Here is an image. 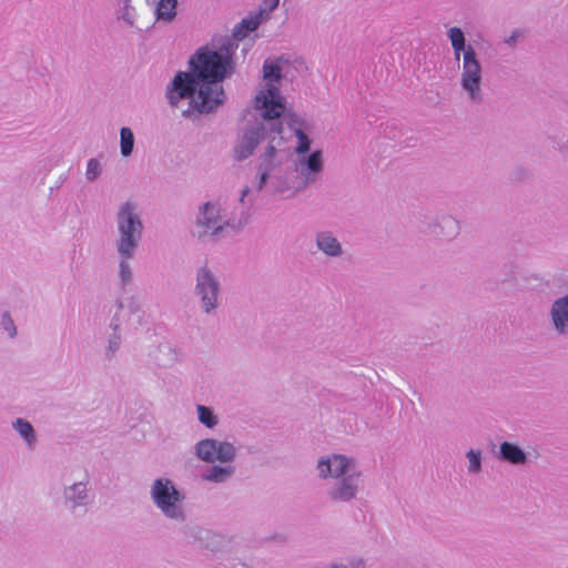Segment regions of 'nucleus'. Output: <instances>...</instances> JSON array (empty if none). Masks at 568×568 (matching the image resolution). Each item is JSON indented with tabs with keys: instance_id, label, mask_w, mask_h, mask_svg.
I'll return each mask as SVG.
<instances>
[{
	"instance_id": "1",
	"label": "nucleus",
	"mask_w": 568,
	"mask_h": 568,
	"mask_svg": "<svg viewBox=\"0 0 568 568\" xmlns=\"http://www.w3.org/2000/svg\"><path fill=\"white\" fill-rule=\"evenodd\" d=\"M190 65L193 73L179 72L174 77L166 93L169 102L176 105L181 99L192 98L199 87L192 108L200 113L211 112L223 102L224 92L219 82L227 73L230 57L203 47L190 60Z\"/></svg>"
},
{
	"instance_id": "2",
	"label": "nucleus",
	"mask_w": 568,
	"mask_h": 568,
	"mask_svg": "<svg viewBox=\"0 0 568 568\" xmlns=\"http://www.w3.org/2000/svg\"><path fill=\"white\" fill-rule=\"evenodd\" d=\"M281 79V67L273 61L266 60L263 64L264 85L254 100L255 109L266 120L278 119L286 110L285 100L280 91Z\"/></svg>"
},
{
	"instance_id": "3",
	"label": "nucleus",
	"mask_w": 568,
	"mask_h": 568,
	"mask_svg": "<svg viewBox=\"0 0 568 568\" xmlns=\"http://www.w3.org/2000/svg\"><path fill=\"white\" fill-rule=\"evenodd\" d=\"M118 225L120 232L118 250L123 257L129 258L132 256L142 232V223L134 214L131 203L128 202L121 206Z\"/></svg>"
},
{
	"instance_id": "4",
	"label": "nucleus",
	"mask_w": 568,
	"mask_h": 568,
	"mask_svg": "<svg viewBox=\"0 0 568 568\" xmlns=\"http://www.w3.org/2000/svg\"><path fill=\"white\" fill-rule=\"evenodd\" d=\"M481 67L476 59L475 50L467 45L463 54L462 85L476 100L480 92Z\"/></svg>"
},
{
	"instance_id": "5",
	"label": "nucleus",
	"mask_w": 568,
	"mask_h": 568,
	"mask_svg": "<svg viewBox=\"0 0 568 568\" xmlns=\"http://www.w3.org/2000/svg\"><path fill=\"white\" fill-rule=\"evenodd\" d=\"M153 499L162 511L172 518L181 516V509L178 506L180 495L170 480L158 479L152 489Z\"/></svg>"
},
{
	"instance_id": "6",
	"label": "nucleus",
	"mask_w": 568,
	"mask_h": 568,
	"mask_svg": "<svg viewBox=\"0 0 568 568\" xmlns=\"http://www.w3.org/2000/svg\"><path fill=\"white\" fill-rule=\"evenodd\" d=\"M197 292L202 297L205 311L209 312L215 307L217 297V283L206 270H201L197 275Z\"/></svg>"
},
{
	"instance_id": "7",
	"label": "nucleus",
	"mask_w": 568,
	"mask_h": 568,
	"mask_svg": "<svg viewBox=\"0 0 568 568\" xmlns=\"http://www.w3.org/2000/svg\"><path fill=\"white\" fill-rule=\"evenodd\" d=\"M264 139L263 125L246 132L240 143L236 145L234 153L237 160H243L250 156L256 145Z\"/></svg>"
},
{
	"instance_id": "8",
	"label": "nucleus",
	"mask_w": 568,
	"mask_h": 568,
	"mask_svg": "<svg viewBox=\"0 0 568 568\" xmlns=\"http://www.w3.org/2000/svg\"><path fill=\"white\" fill-rule=\"evenodd\" d=\"M351 460L343 455H334L332 459H322L318 463L320 475L323 478L328 476L339 477L347 473Z\"/></svg>"
},
{
	"instance_id": "9",
	"label": "nucleus",
	"mask_w": 568,
	"mask_h": 568,
	"mask_svg": "<svg viewBox=\"0 0 568 568\" xmlns=\"http://www.w3.org/2000/svg\"><path fill=\"white\" fill-rule=\"evenodd\" d=\"M219 216H220V209L216 204L213 203H205L203 211L201 212L199 216V225L203 229L200 232V235H205L210 231L212 233H216L219 230L222 229L221 225H219Z\"/></svg>"
},
{
	"instance_id": "10",
	"label": "nucleus",
	"mask_w": 568,
	"mask_h": 568,
	"mask_svg": "<svg viewBox=\"0 0 568 568\" xmlns=\"http://www.w3.org/2000/svg\"><path fill=\"white\" fill-rule=\"evenodd\" d=\"M323 170V159L321 151H313L307 159L301 163L300 172L306 183L316 181L317 174Z\"/></svg>"
},
{
	"instance_id": "11",
	"label": "nucleus",
	"mask_w": 568,
	"mask_h": 568,
	"mask_svg": "<svg viewBox=\"0 0 568 568\" xmlns=\"http://www.w3.org/2000/svg\"><path fill=\"white\" fill-rule=\"evenodd\" d=\"M358 476L352 474L342 479L341 485L332 491L331 496L334 500L347 501L355 497L357 490Z\"/></svg>"
},
{
	"instance_id": "12",
	"label": "nucleus",
	"mask_w": 568,
	"mask_h": 568,
	"mask_svg": "<svg viewBox=\"0 0 568 568\" xmlns=\"http://www.w3.org/2000/svg\"><path fill=\"white\" fill-rule=\"evenodd\" d=\"M551 317L556 329L565 332L568 328V296H564L554 303Z\"/></svg>"
},
{
	"instance_id": "13",
	"label": "nucleus",
	"mask_w": 568,
	"mask_h": 568,
	"mask_svg": "<svg viewBox=\"0 0 568 568\" xmlns=\"http://www.w3.org/2000/svg\"><path fill=\"white\" fill-rule=\"evenodd\" d=\"M176 4L178 2H148L156 20L164 22H170L176 16Z\"/></svg>"
},
{
	"instance_id": "14",
	"label": "nucleus",
	"mask_w": 568,
	"mask_h": 568,
	"mask_svg": "<svg viewBox=\"0 0 568 568\" xmlns=\"http://www.w3.org/2000/svg\"><path fill=\"white\" fill-rule=\"evenodd\" d=\"M262 10L247 18H244L235 28H234V37L236 39H243L247 36L248 32L257 29L262 21Z\"/></svg>"
},
{
	"instance_id": "15",
	"label": "nucleus",
	"mask_w": 568,
	"mask_h": 568,
	"mask_svg": "<svg viewBox=\"0 0 568 568\" xmlns=\"http://www.w3.org/2000/svg\"><path fill=\"white\" fill-rule=\"evenodd\" d=\"M274 154H275V149L273 146H270L267 149V151L265 152V154L263 155V161L260 166V182L257 185L258 191L263 189V186L268 178V173L274 168Z\"/></svg>"
},
{
	"instance_id": "16",
	"label": "nucleus",
	"mask_w": 568,
	"mask_h": 568,
	"mask_svg": "<svg viewBox=\"0 0 568 568\" xmlns=\"http://www.w3.org/2000/svg\"><path fill=\"white\" fill-rule=\"evenodd\" d=\"M447 36L450 40L452 47L454 49L455 59L458 61L460 59V53L465 52L467 47L465 45V36L460 28L453 27L448 30Z\"/></svg>"
},
{
	"instance_id": "17",
	"label": "nucleus",
	"mask_w": 568,
	"mask_h": 568,
	"mask_svg": "<svg viewBox=\"0 0 568 568\" xmlns=\"http://www.w3.org/2000/svg\"><path fill=\"white\" fill-rule=\"evenodd\" d=\"M317 245L327 255L336 256L341 253L338 241L328 233H321L317 236Z\"/></svg>"
},
{
	"instance_id": "18",
	"label": "nucleus",
	"mask_w": 568,
	"mask_h": 568,
	"mask_svg": "<svg viewBox=\"0 0 568 568\" xmlns=\"http://www.w3.org/2000/svg\"><path fill=\"white\" fill-rule=\"evenodd\" d=\"M500 453L504 459L513 463V464H523L526 460L525 453L510 443H503L500 446Z\"/></svg>"
},
{
	"instance_id": "19",
	"label": "nucleus",
	"mask_w": 568,
	"mask_h": 568,
	"mask_svg": "<svg viewBox=\"0 0 568 568\" xmlns=\"http://www.w3.org/2000/svg\"><path fill=\"white\" fill-rule=\"evenodd\" d=\"M197 456L205 462L216 460V442L214 439H204L196 445Z\"/></svg>"
},
{
	"instance_id": "20",
	"label": "nucleus",
	"mask_w": 568,
	"mask_h": 568,
	"mask_svg": "<svg viewBox=\"0 0 568 568\" xmlns=\"http://www.w3.org/2000/svg\"><path fill=\"white\" fill-rule=\"evenodd\" d=\"M120 142H121V154L123 156H129L132 153L134 145V136L129 128H122L120 132Z\"/></svg>"
},
{
	"instance_id": "21",
	"label": "nucleus",
	"mask_w": 568,
	"mask_h": 568,
	"mask_svg": "<svg viewBox=\"0 0 568 568\" xmlns=\"http://www.w3.org/2000/svg\"><path fill=\"white\" fill-rule=\"evenodd\" d=\"M14 428L26 439L28 445H32L34 442V430L31 424L24 419L18 418L14 424Z\"/></svg>"
},
{
	"instance_id": "22",
	"label": "nucleus",
	"mask_w": 568,
	"mask_h": 568,
	"mask_svg": "<svg viewBox=\"0 0 568 568\" xmlns=\"http://www.w3.org/2000/svg\"><path fill=\"white\" fill-rule=\"evenodd\" d=\"M235 449L233 445L229 443L216 442V460L230 462L234 457Z\"/></svg>"
},
{
	"instance_id": "23",
	"label": "nucleus",
	"mask_w": 568,
	"mask_h": 568,
	"mask_svg": "<svg viewBox=\"0 0 568 568\" xmlns=\"http://www.w3.org/2000/svg\"><path fill=\"white\" fill-rule=\"evenodd\" d=\"M294 133L297 138L296 153L303 154L310 150L311 141L306 133L301 129H295Z\"/></svg>"
},
{
	"instance_id": "24",
	"label": "nucleus",
	"mask_w": 568,
	"mask_h": 568,
	"mask_svg": "<svg viewBox=\"0 0 568 568\" xmlns=\"http://www.w3.org/2000/svg\"><path fill=\"white\" fill-rule=\"evenodd\" d=\"M199 419L202 424L207 427H213L216 425V418L213 415L212 410L203 405L197 406Z\"/></svg>"
},
{
	"instance_id": "25",
	"label": "nucleus",
	"mask_w": 568,
	"mask_h": 568,
	"mask_svg": "<svg viewBox=\"0 0 568 568\" xmlns=\"http://www.w3.org/2000/svg\"><path fill=\"white\" fill-rule=\"evenodd\" d=\"M230 473L231 471L229 468H222V467L214 466V467H212V469L210 470L209 474L203 476V478L205 480L221 481L224 478H226L230 475Z\"/></svg>"
},
{
	"instance_id": "26",
	"label": "nucleus",
	"mask_w": 568,
	"mask_h": 568,
	"mask_svg": "<svg viewBox=\"0 0 568 568\" xmlns=\"http://www.w3.org/2000/svg\"><path fill=\"white\" fill-rule=\"evenodd\" d=\"M101 172V166L98 160L91 159L87 165V178L89 180L95 179Z\"/></svg>"
},
{
	"instance_id": "27",
	"label": "nucleus",
	"mask_w": 568,
	"mask_h": 568,
	"mask_svg": "<svg viewBox=\"0 0 568 568\" xmlns=\"http://www.w3.org/2000/svg\"><path fill=\"white\" fill-rule=\"evenodd\" d=\"M1 325L4 331L8 332L10 337H14L17 334V328L14 326V323L10 315L8 313H4L1 318Z\"/></svg>"
},
{
	"instance_id": "28",
	"label": "nucleus",
	"mask_w": 568,
	"mask_h": 568,
	"mask_svg": "<svg viewBox=\"0 0 568 568\" xmlns=\"http://www.w3.org/2000/svg\"><path fill=\"white\" fill-rule=\"evenodd\" d=\"M469 459V469L471 471H478L480 469V458L479 454H476L474 450H470L468 454Z\"/></svg>"
},
{
	"instance_id": "29",
	"label": "nucleus",
	"mask_w": 568,
	"mask_h": 568,
	"mask_svg": "<svg viewBox=\"0 0 568 568\" xmlns=\"http://www.w3.org/2000/svg\"><path fill=\"white\" fill-rule=\"evenodd\" d=\"M120 274L123 280V282H129L131 280V270L126 262L122 261L120 264Z\"/></svg>"
},
{
	"instance_id": "30",
	"label": "nucleus",
	"mask_w": 568,
	"mask_h": 568,
	"mask_svg": "<svg viewBox=\"0 0 568 568\" xmlns=\"http://www.w3.org/2000/svg\"><path fill=\"white\" fill-rule=\"evenodd\" d=\"M72 489H73L74 491H78L79 494L84 493V486H83V485H81V484H75V485L72 487Z\"/></svg>"
},
{
	"instance_id": "31",
	"label": "nucleus",
	"mask_w": 568,
	"mask_h": 568,
	"mask_svg": "<svg viewBox=\"0 0 568 568\" xmlns=\"http://www.w3.org/2000/svg\"><path fill=\"white\" fill-rule=\"evenodd\" d=\"M519 37V32H514L510 38L507 40L508 43H511L515 41V39Z\"/></svg>"
},
{
	"instance_id": "32",
	"label": "nucleus",
	"mask_w": 568,
	"mask_h": 568,
	"mask_svg": "<svg viewBox=\"0 0 568 568\" xmlns=\"http://www.w3.org/2000/svg\"><path fill=\"white\" fill-rule=\"evenodd\" d=\"M277 4H278L277 1L271 2V6H270L268 10L273 11L277 7Z\"/></svg>"
},
{
	"instance_id": "33",
	"label": "nucleus",
	"mask_w": 568,
	"mask_h": 568,
	"mask_svg": "<svg viewBox=\"0 0 568 568\" xmlns=\"http://www.w3.org/2000/svg\"><path fill=\"white\" fill-rule=\"evenodd\" d=\"M247 192H248V189H247V187H245V189L243 190V192H242V199L247 194Z\"/></svg>"
},
{
	"instance_id": "34",
	"label": "nucleus",
	"mask_w": 568,
	"mask_h": 568,
	"mask_svg": "<svg viewBox=\"0 0 568 568\" xmlns=\"http://www.w3.org/2000/svg\"><path fill=\"white\" fill-rule=\"evenodd\" d=\"M361 565H362V562H361V561H358L355 568H359V567H361Z\"/></svg>"
},
{
	"instance_id": "35",
	"label": "nucleus",
	"mask_w": 568,
	"mask_h": 568,
	"mask_svg": "<svg viewBox=\"0 0 568 568\" xmlns=\"http://www.w3.org/2000/svg\"><path fill=\"white\" fill-rule=\"evenodd\" d=\"M333 568H345V567H342V566H334Z\"/></svg>"
}]
</instances>
